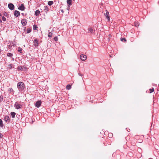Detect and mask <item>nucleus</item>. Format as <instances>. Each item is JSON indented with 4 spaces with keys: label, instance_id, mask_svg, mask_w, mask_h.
Segmentation results:
<instances>
[{
    "label": "nucleus",
    "instance_id": "0eeeda50",
    "mask_svg": "<svg viewBox=\"0 0 159 159\" xmlns=\"http://www.w3.org/2000/svg\"><path fill=\"white\" fill-rule=\"evenodd\" d=\"M14 14L15 16L18 17L20 15V12L18 11L15 10L14 11Z\"/></svg>",
    "mask_w": 159,
    "mask_h": 159
},
{
    "label": "nucleus",
    "instance_id": "aec40b11",
    "mask_svg": "<svg viewBox=\"0 0 159 159\" xmlns=\"http://www.w3.org/2000/svg\"><path fill=\"white\" fill-rule=\"evenodd\" d=\"M53 2L52 1H50L48 2V4L49 5L51 6L53 4Z\"/></svg>",
    "mask_w": 159,
    "mask_h": 159
},
{
    "label": "nucleus",
    "instance_id": "2eb2a0df",
    "mask_svg": "<svg viewBox=\"0 0 159 159\" xmlns=\"http://www.w3.org/2000/svg\"><path fill=\"white\" fill-rule=\"evenodd\" d=\"M71 2V0H67V3L70 5H72Z\"/></svg>",
    "mask_w": 159,
    "mask_h": 159
},
{
    "label": "nucleus",
    "instance_id": "79ce46f5",
    "mask_svg": "<svg viewBox=\"0 0 159 159\" xmlns=\"http://www.w3.org/2000/svg\"><path fill=\"white\" fill-rule=\"evenodd\" d=\"M0 16H2V15H1V14H0Z\"/></svg>",
    "mask_w": 159,
    "mask_h": 159
},
{
    "label": "nucleus",
    "instance_id": "ddd939ff",
    "mask_svg": "<svg viewBox=\"0 0 159 159\" xmlns=\"http://www.w3.org/2000/svg\"><path fill=\"white\" fill-rule=\"evenodd\" d=\"M16 114V113L14 112H11V114L12 118H14L15 117Z\"/></svg>",
    "mask_w": 159,
    "mask_h": 159
},
{
    "label": "nucleus",
    "instance_id": "412c9836",
    "mask_svg": "<svg viewBox=\"0 0 159 159\" xmlns=\"http://www.w3.org/2000/svg\"><path fill=\"white\" fill-rule=\"evenodd\" d=\"M8 91L10 92L11 93H12L14 92L12 88H9L8 89Z\"/></svg>",
    "mask_w": 159,
    "mask_h": 159
},
{
    "label": "nucleus",
    "instance_id": "20e7f679",
    "mask_svg": "<svg viewBox=\"0 0 159 159\" xmlns=\"http://www.w3.org/2000/svg\"><path fill=\"white\" fill-rule=\"evenodd\" d=\"M25 8L23 4H22L21 5H19L18 8V9L21 11H24Z\"/></svg>",
    "mask_w": 159,
    "mask_h": 159
},
{
    "label": "nucleus",
    "instance_id": "c85d7f7f",
    "mask_svg": "<svg viewBox=\"0 0 159 159\" xmlns=\"http://www.w3.org/2000/svg\"><path fill=\"white\" fill-rule=\"evenodd\" d=\"M3 99V96H0V102L2 101Z\"/></svg>",
    "mask_w": 159,
    "mask_h": 159
},
{
    "label": "nucleus",
    "instance_id": "7c9ffc66",
    "mask_svg": "<svg viewBox=\"0 0 159 159\" xmlns=\"http://www.w3.org/2000/svg\"><path fill=\"white\" fill-rule=\"evenodd\" d=\"M111 34H109L108 35V39H109L110 38H111Z\"/></svg>",
    "mask_w": 159,
    "mask_h": 159
},
{
    "label": "nucleus",
    "instance_id": "f257e3e1",
    "mask_svg": "<svg viewBox=\"0 0 159 159\" xmlns=\"http://www.w3.org/2000/svg\"><path fill=\"white\" fill-rule=\"evenodd\" d=\"M17 88L20 91L23 90L25 88V84L22 82H19L17 84Z\"/></svg>",
    "mask_w": 159,
    "mask_h": 159
},
{
    "label": "nucleus",
    "instance_id": "4468645a",
    "mask_svg": "<svg viewBox=\"0 0 159 159\" xmlns=\"http://www.w3.org/2000/svg\"><path fill=\"white\" fill-rule=\"evenodd\" d=\"M9 119V117L7 116H5L4 118V120L6 122H7Z\"/></svg>",
    "mask_w": 159,
    "mask_h": 159
},
{
    "label": "nucleus",
    "instance_id": "423d86ee",
    "mask_svg": "<svg viewBox=\"0 0 159 159\" xmlns=\"http://www.w3.org/2000/svg\"><path fill=\"white\" fill-rule=\"evenodd\" d=\"M106 13H104V15L105 16L107 17L108 20H110V16H109V13L108 11L106 10Z\"/></svg>",
    "mask_w": 159,
    "mask_h": 159
},
{
    "label": "nucleus",
    "instance_id": "393cba45",
    "mask_svg": "<svg viewBox=\"0 0 159 159\" xmlns=\"http://www.w3.org/2000/svg\"><path fill=\"white\" fill-rule=\"evenodd\" d=\"M25 31L26 30H23V32H22V31H21V33H22V34L23 35H25V34H26V33Z\"/></svg>",
    "mask_w": 159,
    "mask_h": 159
},
{
    "label": "nucleus",
    "instance_id": "b1692460",
    "mask_svg": "<svg viewBox=\"0 0 159 159\" xmlns=\"http://www.w3.org/2000/svg\"><path fill=\"white\" fill-rule=\"evenodd\" d=\"M149 90L150 91V93H151L154 92V89L153 88H152V89H150Z\"/></svg>",
    "mask_w": 159,
    "mask_h": 159
},
{
    "label": "nucleus",
    "instance_id": "72a5a7b5",
    "mask_svg": "<svg viewBox=\"0 0 159 159\" xmlns=\"http://www.w3.org/2000/svg\"><path fill=\"white\" fill-rule=\"evenodd\" d=\"M8 14L7 13L5 12L4 14V16H7V15Z\"/></svg>",
    "mask_w": 159,
    "mask_h": 159
},
{
    "label": "nucleus",
    "instance_id": "c756f323",
    "mask_svg": "<svg viewBox=\"0 0 159 159\" xmlns=\"http://www.w3.org/2000/svg\"><path fill=\"white\" fill-rule=\"evenodd\" d=\"M53 39H54V40L55 41H57L58 40V38H57V37H54Z\"/></svg>",
    "mask_w": 159,
    "mask_h": 159
},
{
    "label": "nucleus",
    "instance_id": "5701e85b",
    "mask_svg": "<svg viewBox=\"0 0 159 159\" xmlns=\"http://www.w3.org/2000/svg\"><path fill=\"white\" fill-rule=\"evenodd\" d=\"M7 56L9 57H11L12 56V54L10 53H8L7 54Z\"/></svg>",
    "mask_w": 159,
    "mask_h": 159
},
{
    "label": "nucleus",
    "instance_id": "c9c22d12",
    "mask_svg": "<svg viewBox=\"0 0 159 159\" xmlns=\"http://www.w3.org/2000/svg\"><path fill=\"white\" fill-rule=\"evenodd\" d=\"M109 134L110 135V136H112V134L111 133H110V134Z\"/></svg>",
    "mask_w": 159,
    "mask_h": 159
},
{
    "label": "nucleus",
    "instance_id": "f704fd0d",
    "mask_svg": "<svg viewBox=\"0 0 159 159\" xmlns=\"http://www.w3.org/2000/svg\"><path fill=\"white\" fill-rule=\"evenodd\" d=\"M94 30H90V32L91 33H94Z\"/></svg>",
    "mask_w": 159,
    "mask_h": 159
},
{
    "label": "nucleus",
    "instance_id": "7ed1b4c3",
    "mask_svg": "<svg viewBox=\"0 0 159 159\" xmlns=\"http://www.w3.org/2000/svg\"><path fill=\"white\" fill-rule=\"evenodd\" d=\"M80 58L82 61H84L87 59V56L86 55L82 54L80 55Z\"/></svg>",
    "mask_w": 159,
    "mask_h": 159
},
{
    "label": "nucleus",
    "instance_id": "f3484780",
    "mask_svg": "<svg viewBox=\"0 0 159 159\" xmlns=\"http://www.w3.org/2000/svg\"><path fill=\"white\" fill-rule=\"evenodd\" d=\"M3 126L4 125H3L2 120L1 119H0V126L1 127H3Z\"/></svg>",
    "mask_w": 159,
    "mask_h": 159
},
{
    "label": "nucleus",
    "instance_id": "9d476101",
    "mask_svg": "<svg viewBox=\"0 0 159 159\" xmlns=\"http://www.w3.org/2000/svg\"><path fill=\"white\" fill-rule=\"evenodd\" d=\"M21 23L23 25H25L27 23V21L26 20L23 19L21 21Z\"/></svg>",
    "mask_w": 159,
    "mask_h": 159
},
{
    "label": "nucleus",
    "instance_id": "4c0bfd02",
    "mask_svg": "<svg viewBox=\"0 0 159 159\" xmlns=\"http://www.w3.org/2000/svg\"><path fill=\"white\" fill-rule=\"evenodd\" d=\"M71 33H73V30H71Z\"/></svg>",
    "mask_w": 159,
    "mask_h": 159
},
{
    "label": "nucleus",
    "instance_id": "c03bdc74",
    "mask_svg": "<svg viewBox=\"0 0 159 159\" xmlns=\"http://www.w3.org/2000/svg\"><path fill=\"white\" fill-rule=\"evenodd\" d=\"M47 11H48V8H47Z\"/></svg>",
    "mask_w": 159,
    "mask_h": 159
},
{
    "label": "nucleus",
    "instance_id": "a878e982",
    "mask_svg": "<svg viewBox=\"0 0 159 159\" xmlns=\"http://www.w3.org/2000/svg\"><path fill=\"white\" fill-rule=\"evenodd\" d=\"M18 69L19 70H23V68L22 66H19L18 67Z\"/></svg>",
    "mask_w": 159,
    "mask_h": 159
},
{
    "label": "nucleus",
    "instance_id": "ea45409f",
    "mask_svg": "<svg viewBox=\"0 0 159 159\" xmlns=\"http://www.w3.org/2000/svg\"><path fill=\"white\" fill-rule=\"evenodd\" d=\"M1 50L0 49V53H1Z\"/></svg>",
    "mask_w": 159,
    "mask_h": 159
},
{
    "label": "nucleus",
    "instance_id": "37998d69",
    "mask_svg": "<svg viewBox=\"0 0 159 159\" xmlns=\"http://www.w3.org/2000/svg\"><path fill=\"white\" fill-rule=\"evenodd\" d=\"M8 46H9V47H11V46L10 45H9Z\"/></svg>",
    "mask_w": 159,
    "mask_h": 159
},
{
    "label": "nucleus",
    "instance_id": "f8f14e48",
    "mask_svg": "<svg viewBox=\"0 0 159 159\" xmlns=\"http://www.w3.org/2000/svg\"><path fill=\"white\" fill-rule=\"evenodd\" d=\"M40 11L39 10H37L35 12V15L36 16H38L40 13Z\"/></svg>",
    "mask_w": 159,
    "mask_h": 159
},
{
    "label": "nucleus",
    "instance_id": "6e6552de",
    "mask_svg": "<svg viewBox=\"0 0 159 159\" xmlns=\"http://www.w3.org/2000/svg\"><path fill=\"white\" fill-rule=\"evenodd\" d=\"M41 102L40 101H37L35 104L36 106L37 107H39L41 105Z\"/></svg>",
    "mask_w": 159,
    "mask_h": 159
},
{
    "label": "nucleus",
    "instance_id": "cd10ccee",
    "mask_svg": "<svg viewBox=\"0 0 159 159\" xmlns=\"http://www.w3.org/2000/svg\"><path fill=\"white\" fill-rule=\"evenodd\" d=\"M2 20L4 21H5L6 20V18L5 17H4V16H3L2 17Z\"/></svg>",
    "mask_w": 159,
    "mask_h": 159
},
{
    "label": "nucleus",
    "instance_id": "a211bd4d",
    "mask_svg": "<svg viewBox=\"0 0 159 159\" xmlns=\"http://www.w3.org/2000/svg\"><path fill=\"white\" fill-rule=\"evenodd\" d=\"M18 51L20 52V53H22V49L20 47H19L18 48Z\"/></svg>",
    "mask_w": 159,
    "mask_h": 159
},
{
    "label": "nucleus",
    "instance_id": "a19ab883",
    "mask_svg": "<svg viewBox=\"0 0 159 159\" xmlns=\"http://www.w3.org/2000/svg\"><path fill=\"white\" fill-rule=\"evenodd\" d=\"M61 11L63 12V10H61Z\"/></svg>",
    "mask_w": 159,
    "mask_h": 159
},
{
    "label": "nucleus",
    "instance_id": "9b49d317",
    "mask_svg": "<svg viewBox=\"0 0 159 159\" xmlns=\"http://www.w3.org/2000/svg\"><path fill=\"white\" fill-rule=\"evenodd\" d=\"M53 30H51V32H49L48 34V36L49 37H52V32H53Z\"/></svg>",
    "mask_w": 159,
    "mask_h": 159
},
{
    "label": "nucleus",
    "instance_id": "bb28decb",
    "mask_svg": "<svg viewBox=\"0 0 159 159\" xmlns=\"http://www.w3.org/2000/svg\"><path fill=\"white\" fill-rule=\"evenodd\" d=\"M121 41H124V42H126V40L125 38H122L121 39Z\"/></svg>",
    "mask_w": 159,
    "mask_h": 159
},
{
    "label": "nucleus",
    "instance_id": "39448f33",
    "mask_svg": "<svg viewBox=\"0 0 159 159\" xmlns=\"http://www.w3.org/2000/svg\"><path fill=\"white\" fill-rule=\"evenodd\" d=\"M8 7L11 10H13L14 9V6L11 3H10L8 4Z\"/></svg>",
    "mask_w": 159,
    "mask_h": 159
},
{
    "label": "nucleus",
    "instance_id": "473e14b6",
    "mask_svg": "<svg viewBox=\"0 0 159 159\" xmlns=\"http://www.w3.org/2000/svg\"><path fill=\"white\" fill-rule=\"evenodd\" d=\"M31 30H27V33H29L31 32Z\"/></svg>",
    "mask_w": 159,
    "mask_h": 159
},
{
    "label": "nucleus",
    "instance_id": "6ab92c4d",
    "mask_svg": "<svg viewBox=\"0 0 159 159\" xmlns=\"http://www.w3.org/2000/svg\"><path fill=\"white\" fill-rule=\"evenodd\" d=\"M66 88L68 90L70 89L71 88V86L70 84H68L66 87Z\"/></svg>",
    "mask_w": 159,
    "mask_h": 159
},
{
    "label": "nucleus",
    "instance_id": "dca6fc26",
    "mask_svg": "<svg viewBox=\"0 0 159 159\" xmlns=\"http://www.w3.org/2000/svg\"><path fill=\"white\" fill-rule=\"evenodd\" d=\"M133 25L136 27H137L139 26V24L138 22H135L134 23Z\"/></svg>",
    "mask_w": 159,
    "mask_h": 159
},
{
    "label": "nucleus",
    "instance_id": "58836bf2",
    "mask_svg": "<svg viewBox=\"0 0 159 159\" xmlns=\"http://www.w3.org/2000/svg\"><path fill=\"white\" fill-rule=\"evenodd\" d=\"M0 23L2 22V20L1 19H0Z\"/></svg>",
    "mask_w": 159,
    "mask_h": 159
},
{
    "label": "nucleus",
    "instance_id": "1a4fd4ad",
    "mask_svg": "<svg viewBox=\"0 0 159 159\" xmlns=\"http://www.w3.org/2000/svg\"><path fill=\"white\" fill-rule=\"evenodd\" d=\"M33 43L34 44V46L35 47H37L39 45V42L37 40V39H35L34 42Z\"/></svg>",
    "mask_w": 159,
    "mask_h": 159
},
{
    "label": "nucleus",
    "instance_id": "a18cd8bd",
    "mask_svg": "<svg viewBox=\"0 0 159 159\" xmlns=\"http://www.w3.org/2000/svg\"><path fill=\"white\" fill-rule=\"evenodd\" d=\"M73 1H75V0H73Z\"/></svg>",
    "mask_w": 159,
    "mask_h": 159
},
{
    "label": "nucleus",
    "instance_id": "2f4dec72",
    "mask_svg": "<svg viewBox=\"0 0 159 159\" xmlns=\"http://www.w3.org/2000/svg\"><path fill=\"white\" fill-rule=\"evenodd\" d=\"M3 137V135L2 134L0 133V138H1Z\"/></svg>",
    "mask_w": 159,
    "mask_h": 159
},
{
    "label": "nucleus",
    "instance_id": "f03ea898",
    "mask_svg": "<svg viewBox=\"0 0 159 159\" xmlns=\"http://www.w3.org/2000/svg\"><path fill=\"white\" fill-rule=\"evenodd\" d=\"M21 106H22L18 102H16L14 105L15 107L17 109L20 108Z\"/></svg>",
    "mask_w": 159,
    "mask_h": 159
},
{
    "label": "nucleus",
    "instance_id": "e433bc0d",
    "mask_svg": "<svg viewBox=\"0 0 159 159\" xmlns=\"http://www.w3.org/2000/svg\"><path fill=\"white\" fill-rule=\"evenodd\" d=\"M79 75H80V76H82V74H80V73L79 74Z\"/></svg>",
    "mask_w": 159,
    "mask_h": 159
},
{
    "label": "nucleus",
    "instance_id": "4be33fe9",
    "mask_svg": "<svg viewBox=\"0 0 159 159\" xmlns=\"http://www.w3.org/2000/svg\"><path fill=\"white\" fill-rule=\"evenodd\" d=\"M38 28L37 25H33V30H36Z\"/></svg>",
    "mask_w": 159,
    "mask_h": 159
}]
</instances>
